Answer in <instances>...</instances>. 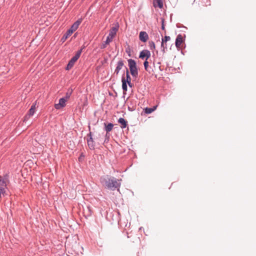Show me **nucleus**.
<instances>
[{
	"mask_svg": "<svg viewBox=\"0 0 256 256\" xmlns=\"http://www.w3.org/2000/svg\"><path fill=\"white\" fill-rule=\"evenodd\" d=\"M153 6L154 8H162L164 6L162 0H153Z\"/></svg>",
	"mask_w": 256,
	"mask_h": 256,
	"instance_id": "nucleus-16",
	"label": "nucleus"
},
{
	"mask_svg": "<svg viewBox=\"0 0 256 256\" xmlns=\"http://www.w3.org/2000/svg\"><path fill=\"white\" fill-rule=\"evenodd\" d=\"M161 22H162V30H164V18H161Z\"/></svg>",
	"mask_w": 256,
	"mask_h": 256,
	"instance_id": "nucleus-28",
	"label": "nucleus"
},
{
	"mask_svg": "<svg viewBox=\"0 0 256 256\" xmlns=\"http://www.w3.org/2000/svg\"><path fill=\"white\" fill-rule=\"evenodd\" d=\"M67 101L64 98H60L59 100V103L54 104V108L56 110H60L66 106V102Z\"/></svg>",
	"mask_w": 256,
	"mask_h": 256,
	"instance_id": "nucleus-7",
	"label": "nucleus"
},
{
	"mask_svg": "<svg viewBox=\"0 0 256 256\" xmlns=\"http://www.w3.org/2000/svg\"><path fill=\"white\" fill-rule=\"evenodd\" d=\"M36 104H33L29 110L28 114L24 116V120L34 114L36 110Z\"/></svg>",
	"mask_w": 256,
	"mask_h": 256,
	"instance_id": "nucleus-12",
	"label": "nucleus"
},
{
	"mask_svg": "<svg viewBox=\"0 0 256 256\" xmlns=\"http://www.w3.org/2000/svg\"><path fill=\"white\" fill-rule=\"evenodd\" d=\"M86 138L89 148L90 150H94L95 148V142L92 138V133L91 132H90L87 134Z\"/></svg>",
	"mask_w": 256,
	"mask_h": 256,
	"instance_id": "nucleus-4",
	"label": "nucleus"
},
{
	"mask_svg": "<svg viewBox=\"0 0 256 256\" xmlns=\"http://www.w3.org/2000/svg\"><path fill=\"white\" fill-rule=\"evenodd\" d=\"M9 182L8 176L6 174L3 177L0 176V187L6 188L7 182Z\"/></svg>",
	"mask_w": 256,
	"mask_h": 256,
	"instance_id": "nucleus-5",
	"label": "nucleus"
},
{
	"mask_svg": "<svg viewBox=\"0 0 256 256\" xmlns=\"http://www.w3.org/2000/svg\"><path fill=\"white\" fill-rule=\"evenodd\" d=\"M124 66L125 68V66L124 65V61L122 60H120L118 61L116 68L114 72V74L118 76L120 72V70Z\"/></svg>",
	"mask_w": 256,
	"mask_h": 256,
	"instance_id": "nucleus-6",
	"label": "nucleus"
},
{
	"mask_svg": "<svg viewBox=\"0 0 256 256\" xmlns=\"http://www.w3.org/2000/svg\"><path fill=\"white\" fill-rule=\"evenodd\" d=\"M144 69L146 71L148 72V60H146L144 62Z\"/></svg>",
	"mask_w": 256,
	"mask_h": 256,
	"instance_id": "nucleus-27",
	"label": "nucleus"
},
{
	"mask_svg": "<svg viewBox=\"0 0 256 256\" xmlns=\"http://www.w3.org/2000/svg\"><path fill=\"white\" fill-rule=\"evenodd\" d=\"M130 74L133 78H136L138 76V70H132Z\"/></svg>",
	"mask_w": 256,
	"mask_h": 256,
	"instance_id": "nucleus-25",
	"label": "nucleus"
},
{
	"mask_svg": "<svg viewBox=\"0 0 256 256\" xmlns=\"http://www.w3.org/2000/svg\"><path fill=\"white\" fill-rule=\"evenodd\" d=\"M128 110L129 111L132 112L135 110V108L134 106H132L130 105H128Z\"/></svg>",
	"mask_w": 256,
	"mask_h": 256,
	"instance_id": "nucleus-29",
	"label": "nucleus"
},
{
	"mask_svg": "<svg viewBox=\"0 0 256 256\" xmlns=\"http://www.w3.org/2000/svg\"><path fill=\"white\" fill-rule=\"evenodd\" d=\"M156 109V107H154V108H146L144 110V113L146 114H150L152 113L154 110Z\"/></svg>",
	"mask_w": 256,
	"mask_h": 256,
	"instance_id": "nucleus-22",
	"label": "nucleus"
},
{
	"mask_svg": "<svg viewBox=\"0 0 256 256\" xmlns=\"http://www.w3.org/2000/svg\"><path fill=\"white\" fill-rule=\"evenodd\" d=\"M148 46H149L150 49V50H154L155 48H156L154 42H152V41H150L148 42Z\"/></svg>",
	"mask_w": 256,
	"mask_h": 256,
	"instance_id": "nucleus-23",
	"label": "nucleus"
},
{
	"mask_svg": "<svg viewBox=\"0 0 256 256\" xmlns=\"http://www.w3.org/2000/svg\"><path fill=\"white\" fill-rule=\"evenodd\" d=\"M118 122L120 124V127L122 129L125 128L128 126V122L122 118H120L118 120Z\"/></svg>",
	"mask_w": 256,
	"mask_h": 256,
	"instance_id": "nucleus-15",
	"label": "nucleus"
},
{
	"mask_svg": "<svg viewBox=\"0 0 256 256\" xmlns=\"http://www.w3.org/2000/svg\"><path fill=\"white\" fill-rule=\"evenodd\" d=\"M128 105H130L132 106H134L135 108V109L136 108V101L134 100H130V101L128 102Z\"/></svg>",
	"mask_w": 256,
	"mask_h": 256,
	"instance_id": "nucleus-26",
	"label": "nucleus"
},
{
	"mask_svg": "<svg viewBox=\"0 0 256 256\" xmlns=\"http://www.w3.org/2000/svg\"><path fill=\"white\" fill-rule=\"evenodd\" d=\"M119 28V24L117 22L114 26H113L110 30L108 36L106 38V41L100 45V48L101 49H104L106 48L108 44H109L112 40L113 38L116 35V32Z\"/></svg>",
	"mask_w": 256,
	"mask_h": 256,
	"instance_id": "nucleus-2",
	"label": "nucleus"
},
{
	"mask_svg": "<svg viewBox=\"0 0 256 256\" xmlns=\"http://www.w3.org/2000/svg\"><path fill=\"white\" fill-rule=\"evenodd\" d=\"M100 182L105 188L112 191H119L121 186V179L109 175H105L100 177Z\"/></svg>",
	"mask_w": 256,
	"mask_h": 256,
	"instance_id": "nucleus-1",
	"label": "nucleus"
},
{
	"mask_svg": "<svg viewBox=\"0 0 256 256\" xmlns=\"http://www.w3.org/2000/svg\"><path fill=\"white\" fill-rule=\"evenodd\" d=\"M125 68L126 70V78H125V82L126 83H127L128 82H131V78L130 75L129 71L126 66H125Z\"/></svg>",
	"mask_w": 256,
	"mask_h": 256,
	"instance_id": "nucleus-21",
	"label": "nucleus"
},
{
	"mask_svg": "<svg viewBox=\"0 0 256 256\" xmlns=\"http://www.w3.org/2000/svg\"><path fill=\"white\" fill-rule=\"evenodd\" d=\"M127 84L128 85V86L130 88H132L133 86L131 82H127Z\"/></svg>",
	"mask_w": 256,
	"mask_h": 256,
	"instance_id": "nucleus-30",
	"label": "nucleus"
},
{
	"mask_svg": "<svg viewBox=\"0 0 256 256\" xmlns=\"http://www.w3.org/2000/svg\"><path fill=\"white\" fill-rule=\"evenodd\" d=\"M104 126L105 130L106 132H110L114 127V124L112 123H108V124L104 123Z\"/></svg>",
	"mask_w": 256,
	"mask_h": 256,
	"instance_id": "nucleus-19",
	"label": "nucleus"
},
{
	"mask_svg": "<svg viewBox=\"0 0 256 256\" xmlns=\"http://www.w3.org/2000/svg\"><path fill=\"white\" fill-rule=\"evenodd\" d=\"M150 56V52L148 50H144L140 52L139 56V58L142 59H144L146 58V60H148Z\"/></svg>",
	"mask_w": 256,
	"mask_h": 256,
	"instance_id": "nucleus-9",
	"label": "nucleus"
},
{
	"mask_svg": "<svg viewBox=\"0 0 256 256\" xmlns=\"http://www.w3.org/2000/svg\"><path fill=\"white\" fill-rule=\"evenodd\" d=\"M72 33V31H70L68 30L66 31V32L64 34L62 37L61 38V41L64 42L68 38V37L70 36Z\"/></svg>",
	"mask_w": 256,
	"mask_h": 256,
	"instance_id": "nucleus-18",
	"label": "nucleus"
},
{
	"mask_svg": "<svg viewBox=\"0 0 256 256\" xmlns=\"http://www.w3.org/2000/svg\"><path fill=\"white\" fill-rule=\"evenodd\" d=\"M72 92L73 90L71 88H69L64 98L68 100L72 95Z\"/></svg>",
	"mask_w": 256,
	"mask_h": 256,
	"instance_id": "nucleus-20",
	"label": "nucleus"
},
{
	"mask_svg": "<svg viewBox=\"0 0 256 256\" xmlns=\"http://www.w3.org/2000/svg\"><path fill=\"white\" fill-rule=\"evenodd\" d=\"M85 46H83L80 50H78L75 54L74 56L69 61L67 66H66V70H68L70 69L74 65V63L77 61V60L78 59V58L80 57V54L82 52V50L84 48Z\"/></svg>",
	"mask_w": 256,
	"mask_h": 256,
	"instance_id": "nucleus-3",
	"label": "nucleus"
},
{
	"mask_svg": "<svg viewBox=\"0 0 256 256\" xmlns=\"http://www.w3.org/2000/svg\"><path fill=\"white\" fill-rule=\"evenodd\" d=\"M122 89L124 92H126L128 90V86L127 83L125 82V74H124L122 77Z\"/></svg>",
	"mask_w": 256,
	"mask_h": 256,
	"instance_id": "nucleus-17",
	"label": "nucleus"
},
{
	"mask_svg": "<svg viewBox=\"0 0 256 256\" xmlns=\"http://www.w3.org/2000/svg\"><path fill=\"white\" fill-rule=\"evenodd\" d=\"M128 66L130 68V72H132V70H138L137 67H136V61L132 59H128Z\"/></svg>",
	"mask_w": 256,
	"mask_h": 256,
	"instance_id": "nucleus-10",
	"label": "nucleus"
},
{
	"mask_svg": "<svg viewBox=\"0 0 256 256\" xmlns=\"http://www.w3.org/2000/svg\"><path fill=\"white\" fill-rule=\"evenodd\" d=\"M6 193V190L4 188L0 187V199L2 198V196H4Z\"/></svg>",
	"mask_w": 256,
	"mask_h": 256,
	"instance_id": "nucleus-24",
	"label": "nucleus"
},
{
	"mask_svg": "<svg viewBox=\"0 0 256 256\" xmlns=\"http://www.w3.org/2000/svg\"><path fill=\"white\" fill-rule=\"evenodd\" d=\"M183 42V38L182 36L180 34H178L176 38L175 44L177 48H180Z\"/></svg>",
	"mask_w": 256,
	"mask_h": 256,
	"instance_id": "nucleus-13",
	"label": "nucleus"
},
{
	"mask_svg": "<svg viewBox=\"0 0 256 256\" xmlns=\"http://www.w3.org/2000/svg\"><path fill=\"white\" fill-rule=\"evenodd\" d=\"M139 38L141 42H145L148 39V34L146 32L144 31H141L140 32Z\"/></svg>",
	"mask_w": 256,
	"mask_h": 256,
	"instance_id": "nucleus-11",
	"label": "nucleus"
},
{
	"mask_svg": "<svg viewBox=\"0 0 256 256\" xmlns=\"http://www.w3.org/2000/svg\"><path fill=\"white\" fill-rule=\"evenodd\" d=\"M170 36H166L164 37V38L162 39V42L161 43V47L163 48L162 51L164 52H165L164 49L167 48L166 45V46H164V44L166 43L168 41L170 40Z\"/></svg>",
	"mask_w": 256,
	"mask_h": 256,
	"instance_id": "nucleus-14",
	"label": "nucleus"
},
{
	"mask_svg": "<svg viewBox=\"0 0 256 256\" xmlns=\"http://www.w3.org/2000/svg\"><path fill=\"white\" fill-rule=\"evenodd\" d=\"M82 22V18H78L76 22H75L71 26L70 28L68 29L70 31H72V32L73 33L74 31H76L78 28L80 24Z\"/></svg>",
	"mask_w": 256,
	"mask_h": 256,
	"instance_id": "nucleus-8",
	"label": "nucleus"
}]
</instances>
